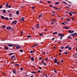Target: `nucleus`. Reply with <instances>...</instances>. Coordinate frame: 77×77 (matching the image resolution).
<instances>
[{"mask_svg":"<svg viewBox=\"0 0 77 77\" xmlns=\"http://www.w3.org/2000/svg\"><path fill=\"white\" fill-rule=\"evenodd\" d=\"M16 48L17 49H18V48H20V46H18L17 44L16 45Z\"/></svg>","mask_w":77,"mask_h":77,"instance_id":"nucleus-1","label":"nucleus"},{"mask_svg":"<svg viewBox=\"0 0 77 77\" xmlns=\"http://www.w3.org/2000/svg\"><path fill=\"white\" fill-rule=\"evenodd\" d=\"M74 31H71V30H69L68 31V32L69 33H74Z\"/></svg>","mask_w":77,"mask_h":77,"instance_id":"nucleus-2","label":"nucleus"},{"mask_svg":"<svg viewBox=\"0 0 77 77\" xmlns=\"http://www.w3.org/2000/svg\"><path fill=\"white\" fill-rule=\"evenodd\" d=\"M77 33H75L74 34H72V35L73 36H77Z\"/></svg>","mask_w":77,"mask_h":77,"instance_id":"nucleus-3","label":"nucleus"},{"mask_svg":"<svg viewBox=\"0 0 77 77\" xmlns=\"http://www.w3.org/2000/svg\"><path fill=\"white\" fill-rule=\"evenodd\" d=\"M63 28L66 29H69L70 28L69 27H68V26H64L63 27Z\"/></svg>","mask_w":77,"mask_h":77,"instance_id":"nucleus-4","label":"nucleus"},{"mask_svg":"<svg viewBox=\"0 0 77 77\" xmlns=\"http://www.w3.org/2000/svg\"><path fill=\"white\" fill-rule=\"evenodd\" d=\"M17 21L16 20H15V21H14V22H12V23H13V24H16V23H17Z\"/></svg>","mask_w":77,"mask_h":77,"instance_id":"nucleus-5","label":"nucleus"},{"mask_svg":"<svg viewBox=\"0 0 77 77\" xmlns=\"http://www.w3.org/2000/svg\"><path fill=\"white\" fill-rule=\"evenodd\" d=\"M8 45L9 47H12V46H13V45L12 44H9Z\"/></svg>","mask_w":77,"mask_h":77,"instance_id":"nucleus-6","label":"nucleus"},{"mask_svg":"<svg viewBox=\"0 0 77 77\" xmlns=\"http://www.w3.org/2000/svg\"><path fill=\"white\" fill-rule=\"evenodd\" d=\"M5 50H8V49L9 48L7 46H5Z\"/></svg>","mask_w":77,"mask_h":77,"instance_id":"nucleus-7","label":"nucleus"},{"mask_svg":"<svg viewBox=\"0 0 77 77\" xmlns=\"http://www.w3.org/2000/svg\"><path fill=\"white\" fill-rule=\"evenodd\" d=\"M2 29H5L6 28V26L3 25L2 26Z\"/></svg>","mask_w":77,"mask_h":77,"instance_id":"nucleus-8","label":"nucleus"},{"mask_svg":"<svg viewBox=\"0 0 77 77\" xmlns=\"http://www.w3.org/2000/svg\"><path fill=\"white\" fill-rule=\"evenodd\" d=\"M19 13H20L19 11H16V15H19Z\"/></svg>","mask_w":77,"mask_h":77,"instance_id":"nucleus-9","label":"nucleus"},{"mask_svg":"<svg viewBox=\"0 0 77 77\" xmlns=\"http://www.w3.org/2000/svg\"><path fill=\"white\" fill-rule=\"evenodd\" d=\"M31 60L32 61H34V58L33 57H31Z\"/></svg>","mask_w":77,"mask_h":77,"instance_id":"nucleus-10","label":"nucleus"},{"mask_svg":"<svg viewBox=\"0 0 77 77\" xmlns=\"http://www.w3.org/2000/svg\"><path fill=\"white\" fill-rule=\"evenodd\" d=\"M11 29V27H7V30H9V29Z\"/></svg>","mask_w":77,"mask_h":77,"instance_id":"nucleus-11","label":"nucleus"},{"mask_svg":"<svg viewBox=\"0 0 77 77\" xmlns=\"http://www.w3.org/2000/svg\"><path fill=\"white\" fill-rule=\"evenodd\" d=\"M6 11L5 10H3V13L5 14L6 13Z\"/></svg>","mask_w":77,"mask_h":77,"instance_id":"nucleus-12","label":"nucleus"},{"mask_svg":"<svg viewBox=\"0 0 77 77\" xmlns=\"http://www.w3.org/2000/svg\"><path fill=\"white\" fill-rule=\"evenodd\" d=\"M69 45H68L67 46L65 47V48L66 49V48H69Z\"/></svg>","mask_w":77,"mask_h":77,"instance_id":"nucleus-13","label":"nucleus"},{"mask_svg":"<svg viewBox=\"0 0 77 77\" xmlns=\"http://www.w3.org/2000/svg\"><path fill=\"white\" fill-rule=\"evenodd\" d=\"M30 53H34V51H30Z\"/></svg>","mask_w":77,"mask_h":77,"instance_id":"nucleus-14","label":"nucleus"},{"mask_svg":"<svg viewBox=\"0 0 77 77\" xmlns=\"http://www.w3.org/2000/svg\"><path fill=\"white\" fill-rule=\"evenodd\" d=\"M57 32H54L53 33V35H56V34H57Z\"/></svg>","mask_w":77,"mask_h":77,"instance_id":"nucleus-15","label":"nucleus"},{"mask_svg":"<svg viewBox=\"0 0 77 77\" xmlns=\"http://www.w3.org/2000/svg\"><path fill=\"white\" fill-rule=\"evenodd\" d=\"M4 19H5V20H9V18L7 17H5Z\"/></svg>","mask_w":77,"mask_h":77,"instance_id":"nucleus-16","label":"nucleus"},{"mask_svg":"<svg viewBox=\"0 0 77 77\" xmlns=\"http://www.w3.org/2000/svg\"><path fill=\"white\" fill-rule=\"evenodd\" d=\"M1 18H2V19H5V17H4V16H1Z\"/></svg>","mask_w":77,"mask_h":77,"instance_id":"nucleus-17","label":"nucleus"},{"mask_svg":"<svg viewBox=\"0 0 77 77\" xmlns=\"http://www.w3.org/2000/svg\"><path fill=\"white\" fill-rule=\"evenodd\" d=\"M6 8H11V6H6Z\"/></svg>","mask_w":77,"mask_h":77,"instance_id":"nucleus-18","label":"nucleus"},{"mask_svg":"<svg viewBox=\"0 0 77 77\" xmlns=\"http://www.w3.org/2000/svg\"><path fill=\"white\" fill-rule=\"evenodd\" d=\"M15 57V55H13V56L11 57V58H12Z\"/></svg>","mask_w":77,"mask_h":77,"instance_id":"nucleus-19","label":"nucleus"},{"mask_svg":"<svg viewBox=\"0 0 77 77\" xmlns=\"http://www.w3.org/2000/svg\"><path fill=\"white\" fill-rule=\"evenodd\" d=\"M59 4V2H56L55 3V5H58Z\"/></svg>","mask_w":77,"mask_h":77,"instance_id":"nucleus-20","label":"nucleus"},{"mask_svg":"<svg viewBox=\"0 0 77 77\" xmlns=\"http://www.w3.org/2000/svg\"><path fill=\"white\" fill-rule=\"evenodd\" d=\"M12 14H9V17H12Z\"/></svg>","mask_w":77,"mask_h":77,"instance_id":"nucleus-21","label":"nucleus"},{"mask_svg":"<svg viewBox=\"0 0 77 77\" xmlns=\"http://www.w3.org/2000/svg\"><path fill=\"white\" fill-rule=\"evenodd\" d=\"M68 13L69 14L70 16H72V14L71 13Z\"/></svg>","mask_w":77,"mask_h":77,"instance_id":"nucleus-22","label":"nucleus"},{"mask_svg":"<svg viewBox=\"0 0 77 77\" xmlns=\"http://www.w3.org/2000/svg\"><path fill=\"white\" fill-rule=\"evenodd\" d=\"M68 38H69V39H72V38H71V36H68Z\"/></svg>","mask_w":77,"mask_h":77,"instance_id":"nucleus-23","label":"nucleus"},{"mask_svg":"<svg viewBox=\"0 0 77 77\" xmlns=\"http://www.w3.org/2000/svg\"><path fill=\"white\" fill-rule=\"evenodd\" d=\"M31 73H33V74H36V72L34 71L31 72Z\"/></svg>","mask_w":77,"mask_h":77,"instance_id":"nucleus-24","label":"nucleus"},{"mask_svg":"<svg viewBox=\"0 0 77 77\" xmlns=\"http://www.w3.org/2000/svg\"><path fill=\"white\" fill-rule=\"evenodd\" d=\"M12 54H14V53H11L10 54H9V55H12Z\"/></svg>","mask_w":77,"mask_h":77,"instance_id":"nucleus-25","label":"nucleus"},{"mask_svg":"<svg viewBox=\"0 0 77 77\" xmlns=\"http://www.w3.org/2000/svg\"><path fill=\"white\" fill-rule=\"evenodd\" d=\"M13 72L14 74H15V73H16V71H15V70H13Z\"/></svg>","mask_w":77,"mask_h":77,"instance_id":"nucleus-26","label":"nucleus"},{"mask_svg":"<svg viewBox=\"0 0 77 77\" xmlns=\"http://www.w3.org/2000/svg\"><path fill=\"white\" fill-rule=\"evenodd\" d=\"M58 35L60 36H62V35H61V34H59Z\"/></svg>","mask_w":77,"mask_h":77,"instance_id":"nucleus-27","label":"nucleus"},{"mask_svg":"<svg viewBox=\"0 0 77 77\" xmlns=\"http://www.w3.org/2000/svg\"><path fill=\"white\" fill-rule=\"evenodd\" d=\"M58 35L60 36H62V35H61V34H59Z\"/></svg>","mask_w":77,"mask_h":77,"instance_id":"nucleus-28","label":"nucleus"},{"mask_svg":"<svg viewBox=\"0 0 77 77\" xmlns=\"http://www.w3.org/2000/svg\"><path fill=\"white\" fill-rule=\"evenodd\" d=\"M67 21H70V19L68 18V19H67Z\"/></svg>","mask_w":77,"mask_h":77,"instance_id":"nucleus-29","label":"nucleus"},{"mask_svg":"<svg viewBox=\"0 0 77 77\" xmlns=\"http://www.w3.org/2000/svg\"><path fill=\"white\" fill-rule=\"evenodd\" d=\"M71 19H72V20H73V21H74V17H71Z\"/></svg>","mask_w":77,"mask_h":77,"instance_id":"nucleus-30","label":"nucleus"},{"mask_svg":"<svg viewBox=\"0 0 77 77\" xmlns=\"http://www.w3.org/2000/svg\"><path fill=\"white\" fill-rule=\"evenodd\" d=\"M31 36L30 35H28L27 36V38H31Z\"/></svg>","mask_w":77,"mask_h":77,"instance_id":"nucleus-31","label":"nucleus"},{"mask_svg":"<svg viewBox=\"0 0 77 77\" xmlns=\"http://www.w3.org/2000/svg\"><path fill=\"white\" fill-rule=\"evenodd\" d=\"M64 54H68V52H65Z\"/></svg>","mask_w":77,"mask_h":77,"instance_id":"nucleus-32","label":"nucleus"},{"mask_svg":"<svg viewBox=\"0 0 77 77\" xmlns=\"http://www.w3.org/2000/svg\"><path fill=\"white\" fill-rule=\"evenodd\" d=\"M75 57H77V54H75Z\"/></svg>","mask_w":77,"mask_h":77,"instance_id":"nucleus-33","label":"nucleus"},{"mask_svg":"<svg viewBox=\"0 0 77 77\" xmlns=\"http://www.w3.org/2000/svg\"><path fill=\"white\" fill-rule=\"evenodd\" d=\"M60 48H61V49H63V48H64V47H60Z\"/></svg>","mask_w":77,"mask_h":77,"instance_id":"nucleus-34","label":"nucleus"},{"mask_svg":"<svg viewBox=\"0 0 77 77\" xmlns=\"http://www.w3.org/2000/svg\"><path fill=\"white\" fill-rule=\"evenodd\" d=\"M52 20L53 21H54V22H55V21H56V19H53V20Z\"/></svg>","mask_w":77,"mask_h":77,"instance_id":"nucleus-35","label":"nucleus"},{"mask_svg":"<svg viewBox=\"0 0 77 77\" xmlns=\"http://www.w3.org/2000/svg\"><path fill=\"white\" fill-rule=\"evenodd\" d=\"M69 50H71V47H69V48H68Z\"/></svg>","mask_w":77,"mask_h":77,"instance_id":"nucleus-36","label":"nucleus"},{"mask_svg":"<svg viewBox=\"0 0 77 77\" xmlns=\"http://www.w3.org/2000/svg\"><path fill=\"white\" fill-rule=\"evenodd\" d=\"M62 3H65V4H66V2H65L63 1Z\"/></svg>","mask_w":77,"mask_h":77,"instance_id":"nucleus-37","label":"nucleus"},{"mask_svg":"<svg viewBox=\"0 0 77 77\" xmlns=\"http://www.w3.org/2000/svg\"><path fill=\"white\" fill-rule=\"evenodd\" d=\"M23 68H20V70H21V71H23Z\"/></svg>","mask_w":77,"mask_h":77,"instance_id":"nucleus-38","label":"nucleus"},{"mask_svg":"<svg viewBox=\"0 0 77 77\" xmlns=\"http://www.w3.org/2000/svg\"><path fill=\"white\" fill-rule=\"evenodd\" d=\"M76 13H77V12H73V13H72V14H76Z\"/></svg>","mask_w":77,"mask_h":77,"instance_id":"nucleus-39","label":"nucleus"},{"mask_svg":"<svg viewBox=\"0 0 77 77\" xmlns=\"http://www.w3.org/2000/svg\"><path fill=\"white\" fill-rule=\"evenodd\" d=\"M63 36H64V35L62 34V35H61V37H62V38H63Z\"/></svg>","mask_w":77,"mask_h":77,"instance_id":"nucleus-40","label":"nucleus"},{"mask_svg":"<svg viewBox=\"0 0 77 77\" xmlns=\"http://www.w3.org/2000/svg\"><path fill=\"white\" fill-rule=\"evenodd\" d=\"M62 24H63L64 25H65V23H62Z\"/></svg>","mask_w":77,"mask_h":77,"instance_id":"nucleus-41","label":"nucleus"},{"mask_svg":"<svg viewBox=\"0 0 77 77\" xmlns=\"http://www.w3.org/2000/svg\"><path fill=\"white\" fill-rule=\"evenodd\" d=\"M48 58H46L45 59V60H48Z\"/></svg>","mask_w":77,"mask_h":77,"instance_id":"nucleus-42","label":"nucleus"},{"mask_svg":"<svg viewBox=\"0 0 77 77\" xmlns=\"http://www.w3.org/2000/svg\"><path fill=\"white\" fill-rule=\"evenodd\" d=\"M59 51H60V52H62V50H59Z\"/></svg>","mask_w":77,"mask_h":77,"instance_id":"nucleus-43","label":"nucleus"},{"mask_svg":"<svg viewBox=\"0 0 77 77\" xmlns=\"http://www.w3.org/2000/svg\"><path fill=\"white\" fill-rule=\"evenodd\" d=\"M54 63H57V61H54Z\"/></svg>","mask_w":77,"mask_h":77,"instance_id":"nucleus-44","label":"nucleus"},{"mask_svg":"<svg viewBox=\"0 0 77 77\" xmlns=\"http://www.w3.org/2000/svg\"><path fill=\"white\" fill-rule=\"evenodd\" d=\"M54 8H55V9H57V8L56 7H53Z\"/></svg>","mask_w":77,"mask_h":77,"instance_id":"nucleus-45","label":"nucleus"},{"mask_svg":"<svg viewBox=\"0 0 77 77\" xmlns=\"http://www.w3.org/2000/svg\"><path fill=\"white\" fill-rule=\"evenodd\" d=\"M20 52H22V51H23V50H22V49L20 50Z\"/></svg>","mask_w":77,"mask_h":77,"instance_id":"nucleus-46","label":"nucleus"},{"mask_svg":"<svg viewBox=\"0 0 77 77\" xmlns=\"http://www.w3.org/2000/svg\"><path fill=\"white\" fill-rule=\"evenodd\" d=\"M42 59V57H40L39 59V60H41Z\"/></svg>","mask_w":77,"mask_h":77,"instance_id":"nucleus-47","label":"nucleus"},{"mask_svg":"<svg viewBox=\"0 0 77 77\" xmlns=\"http://www.w3.org/2000/svg\"><path fill=\"white\" fill-rule=\"evenodd\" d=\"M23 32L22 31L21 33V35H22V34H23Z\"/></svg>","mask_w":77,"mask_h":77,"instance_id":"nucleus-48","label":"nucleus"},{"mask_svg":"<svg viewBox=\"0 0 77 77\" xmlns=\"http://www.w3.org/2000/svg\"><path fill=\"white\" fill-rule=\"evenodd\" d=\"M48 3H51V2H50V1H48Z\"/></svg>","mask_w":77,"mask_h":77,"instance_id":"nucleus-49","label":"nucleus"},{"mask_svg":"<svg viewBox=\"0 0 77 77\" xmlns=\"http://www.w3.org/2000/svg\"><path fill=\"white\" fill-rule=\"evenodd\" d=\"M61 62H62V63H63V60H61Z\"/></svg>","mask_w":77,"mask_h":77,"instance_id":"nucleus-50","label":"nucleus"},{"mask_svg":"<svg viewBox=\"0 0 77 77\" xmlns=\"http://www.w3.org/2000/svg\"><path fill=\"white\" fill-rule=\"evenodd\" d=\"M44 65H46V64L45 63H44Z\"/></svg>","mask_w":77,"mask_h":77,"instance_id":"nucleus-51","label":"nucleus"},{"mask_svg":"<svg viewBox=\"0 0 77 77\" xmlns=\"http://www.w3.org/2000/svg\"><path fill=\"white\" fill-rule=\"evenodd\" d=\"M44 75H45V76H46V77H47V75L46 74H44Z\"/></svg>","mask_w":77,"mask_h":77,"instance_id":"nucleus-52","label":"nucleus"},{"mask_svg":"<svg viewBox=\"0 0 77 77\" xmlns=\"http://www.w3.org/2000/svg\"><path fill=\"white\" fill-rule=\"evenodd\" d=\"M39 26H37V29H39Z\"/></svg>","mask_w":77,"mask_h":77,"instance_id":"nucleus-53","label":"nucleus"},{"mask_svg":"<svg viewBox=\"0 0 77 77\" xmlns=\"http://www.w3.org/2000/svg\"><path fill=\"white\" fill-rule=\"evenodd\" d=\"M57 64L58 65H59V62H57Z\"/></svg>","mask_w":77,"mask_h":77,"instance_id":"nucleus-54","label":"nucleus"},{"mask_svg":"<svg viewBox=\"0 0 77 77\" xmlns=\"http://www.w3.org/2000/svg\"><path fill=\"white\" fill-rule=\"evenodd\" d=\"M0 8H2V5H0Z\"/></svg>","mask_w":77,"mask_h":77,"instance_id":"nucleus-55","label":"nucleus"},{"mask_svg":"<svg viewBox=\"0 0 77 77\" xmlns=\"http://www.w3.org/2000/svg\"><path fill=\"white\" fill-rule=\"evenodd\" d=\"M42 35H43V34H40V36H42Z\"/></svg>","mask_w":77,"mask_h":77,"instance_id":"nucleus-56","label":"nucleus"},{"mask_svg":"<svg viewBox=\"0 0 77 77\" xmlns=\"http://www.w3.org/2000/svg\"><path fill=\"white\" fill-rule=\"evenodd\" d=\"M55 39V38H53L52 39V40H54Z\"/></svg>","mask_w":77,"mask_h":77,"instance_id":"nucleus-57","label":"nucleus"},{"mask_svg":"<svg viewBox=\"0 0 77 77\" xmlns=\"http://www.w3.org/2000/svg\"><path fill=\"white\" fill-rule=\"evenodd\" d=\"M38 72H41V71H40V70H38Z\"/></svg>","mask_w":77,"mask_h":77,"instance_id":"nucleus-58","label":"nucleus"},{"mask_svg":"<svg viewBox=\"0 0 77 77\" xmlns=\"http://www.w3.org/2000/svg\"><path fill=\"white\" fill-rule=\"evenodd\" d=\"M32 9H35V8L34 7H32Z\"/></svg>","mask_w":77,"mask_h":77,"instance_id":"nucleus-59","label":"nucleus"},{"mask_svg":"<svg viewBox=\"0 0 77 77\" xmlns=\"http://www.w3.org/2000/svg\"><path fill=\"white\" fill-rule=\"evenodd\" d=\"M50 7H51V8H52V5H50Z\"/></svg>","mask_w":77,"mask_h":77,"instance_id":"nucleus-60","label":"nucleus"},{"mask_svg":"<svg viewBox=\"0 0 77 77\" xmlns=\"http://www.w3.org/2000/svg\"><path fill=\"white\" fill-rule=\"evenodd\" d=\"M39 17H41V15H39Z\"/></svg>","mask_w":77,"mask_h":77,"instance_id":"nucleus-61","label":"nucleus"},{"mask_svg":"<svg viewBox=\"0 0 77 77\" xmlns=\"http://www.w3.org/2000/svg\"><path fill=\"white\" fill-rule=\"evenodd\" d=\"M37 26H39V24H37V25H36Z\"/></svg>","mask_w":77,"mask_h":77,"instance_id":"nucleus-62","label":"nucleus"},{"mask_svg":"<svg viewBox=\"0 0 77 77\" xmlns=\"http://www.w3.org/2000/svg\"><path fill=\"white\" fill-rule=\"evenodd\" d=\"M54 14H53L52 16H54Z\"/></svg>","mask_w":77,"mask_h":77,"instance_id":"nucleus-63","label":"nucleus"},{"mask_svg":"<svg viewBox=\"0 0 77 77\" xmlns=\"http://www.w3.org/2000/svg\"><path fill=\"white\" fill-rule=\"evenodd\" d=\"M75 50L76 51H77V48H76L75 49Z\"/></svg>","mask_w":77,"mask_h":77,"instance_id":"nucleus-64","label":"nucleus"}]
</instances>
